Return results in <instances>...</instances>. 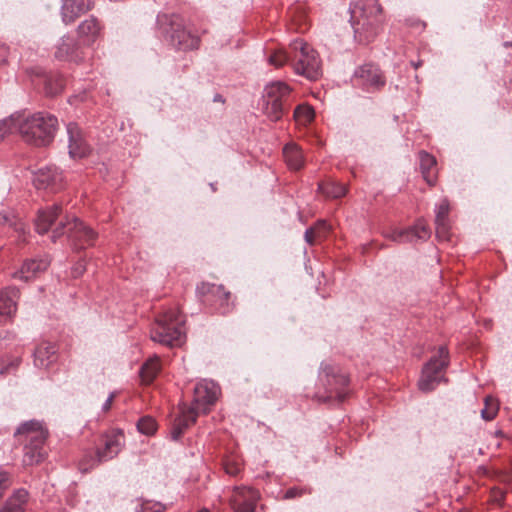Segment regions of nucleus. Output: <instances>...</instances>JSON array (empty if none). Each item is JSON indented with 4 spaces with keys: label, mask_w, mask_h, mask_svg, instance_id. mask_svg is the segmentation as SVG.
<instances>
[{
    "label": "nucleus",
    "mask_w": 512,
    "mask_h": 512,
    "mask_svg": "<svg viewBox=\"0 0 512 512\" xmlns=\"http://www.w3.org/2000/svg\"><path fill=\"white\" fill-rule=\"evenodd\" d=\"M220 393L219 386L208 380H202L195 385L194 399L192 406L188 409H181V414L175 419L171 436L174 440H178L185 429L195 423L197 416L200 413L209 412Z\"/></svg>",
    "instance_id": "nucleus-1"
},
{
    "label": "nucleus",
    "mask_w": 512,
    "mask_h": 512,
    "mask_svg": "<svg viewBox=\"0 0 512 512\" xmlns=\"http://www.w3.org/2000/svg\"><path fill=\"white\" fill-rule=\"evenodd\" d=\"M381 13L377 0H358L350 5V22L358 42L366 44L377 36L383 22Z\"/></svg>",
    "instance_id": "nucleus-2"
},
{
    "label": "nucleus",
    "mask_w": 512,
    "mask_h": 512,
    "mask_svg": "<svg viewBox=\"0 0 512 512\" xmlns=\"http://www.w3.org/2000/svg\"><path fill=\"white\" fill-rule=\"evenodd\" d=\"M14 116L17 117V120H15L17 133L26 142L36 146H45L53 140L58 126V120L55 116L44 113H36L30 116L17 113Z\"/></svg>",
    "instance_id": "nucleus-3"
},
{
    "label": "nucleus",
    "mask_w": 512,
    "mask_h": 512,
    "mask_svg": "<svg viewBox=\"0 0 512 512\" xmlns=\"http://www.w3.org/2000/svg\"><path fill=\"white\" fill-rule=\"evenodd\" d=\"M184 319L177 309H169L156 318L151 328V340L162 345L180 346L185 339Z\"/></svg>",
    "instance_id": "nucleus-4"
},
{
    "label": "nucleus",
    "mask_w": 512,
    "mask_h": 512,
    "mask_svg": "<svg viewBox=\"0 0 512 512\" xmlns=\"http://www.w3.org/2000/svg\"><path fill=\"white\" fill-rule=\"evenodd\" d=\"M293 52L294 71L309 80H317L321 74V63L317 52L302 39L290 43Z\"/></svg>",
    "instance_id": "nucleus-5"
},
{
    "label": "nucleus",
    "mask_w": 512,
    "mask_h": 512,
    "mask_svg": "<svg viewBox=\"0 0 512 512\" xmlns=\"http://www.w3.org/2000/svg\"><path fill=\"white\" fill-rule=\"evenodd\" d=\"M65 233L75 249L92 246L97 239V233L75 217H66V221L61 222V225L52 233V241L55 242Z\"/></svg>",
    "instance_id": "nucleus-6"
},
{
    "label": "nucleus",
    "mask_w": 512,
    "mask_h": 512,
    "mask_svg": "<svg viewBox=\"0 0 512 512\" xmlns=\"http://www.w3.org/2000/svg\"><path fill=\"white\" fill-rule=\"evenodd\" d=\"M449 364L447 347L441 346L438 354L433 356L423 367L418 387L422 392L434 390L441 382L446 381L445 370Z\"/></svg>",
    "instance_id": "nucleus-7"
},
{
    "label": "nucleus",
    "mask_w": 512,
    "mask_h": 512,
    "mask_svg": "<svg viewBox=\"0 0 512 512\" xmlns=\"http://www.w3.org/2000/svg\"><path fill=\"white\" fill-rule=\"evenodd\" d=\"M290 88L281 81L271 82L264 88L260 102L262 112L271 120L278 121L284 113V105Z\"/></svg>",
    "instance_id": "nucleus-8"
},
{
    "label": "nucleus",
    "mask_w": 512,
    "mask_h": 512,
    "mask_svg": "<svg viewBox=\"0 0 512 512\" xmlns=\"http://www.w3.org/2000/svg\"><path fill=\"white\" fill-rule=\"evenodd\" d=\"M319 379L327 387L329 395L324 401L333 398V394L338 401H343L346 397L345 388L349 383V378L337 367L330 364H322L319 372Z\"/></svg>",
    "instance_id": "nucleus-9"
},
{
    "label": "nucleus",
    "mask_w": 512,
    "mask_h": 512,
    "mask_svg": "<svg viewBox=\"0 0 512 512\" xmlns=\"http://www.w3.org/2000/svg\"><path fill=\"white\" fill-rule=\"evenodd\" d=\"M171 44L182 50L195 49L198 47L199 39L188 31L183 20L178 15H172L170 19V30L167 31Z\"/></svg>",
    "instance_id": "nucleus-10"
},
{
    "label": "nucleus",
    "mask_w": 512,
    "mask_h": 512,
    "mask_svg": "<svg viewBox=\"0 0 512 512\" xmlns=\"http://www.w3.org/2000/svg\"><path fill=\"white\" fill-rule=\"evenodd\" d=\"M33 183L37 189L55 193L63 188L64 176L56 166H46L35 173Z\"/></svg>",
    "instance_id": "nucleus-11"
},
{
    "label": "nucleus",
    "mask_w": 512,
    "mask_h": 512,
    "mask_svg": "<svg viewBox=\"0 0 512 512\" xmlns=\"http://www.w3.org/2000/svg\"><path fill=\"white\" fill-rule=\"evenodd\" d=\"M197 293L204 297V302H216L220 306V312L226 314L230 312L233 305H230V292L225 291L223 285L211 283H201L197 286Z\"/></svg>",
    "instance_id": "nucleus-12"
},
{
    "label": "nucleus",
    "mask_w": 512,
    "mask_h": 512,
    "mask_svg": "<svg viewBox=\"0 0 512 512\" xmlns=\"http://www.w3.org/2000/svg\"><path fill=\"white\" fill-rule=\"evenodd\" d=\"M259 492L253 488H235L231 496V505L235 512H255Z\"/></svg>",
    "instance_id": "nucleus-13"
},
{
    "label": "nucleus",
    "mask_w": 512,
    "mask_h": 512,
    "mask_svg": "<svg viewBox=\"0 0 512 512\" xmlns=\"http://www.w3.org/2000/svg\"><path fill=\"white\" fill-rule=\"evenodd\" d=\"M69 155L72 158H82L89 153L82 131L76 123L67 125Z\"/></svg>",
    "instance_id": "nucleus-14"
},
{
    "label": "nucleus",
    "mask_w": 512,
    "mask_h": 512,
    "mask_svg": "<svg viewBox=\"0 0 512 512\" xmlns=\"http://www.w3.org/2000/svg\"><path fill=\"white\" fill-rule=\"evenodd\" d=\"M16 434L25 436L28 445L43 447L48 433L40 422L31 420L23 423Z\"/></svg>",
    "instance_id": "nucleus-15"
},
{
    "label": "nucleus",
    "mask_w": 512,
    "mask_h": 512,
    "mask_svg": "<svg viewBox=\"0 0 512 512\" xmlns=\"http://www.w3.org/2000/svg\"><path fill=\"white\" fill-rule=\"evenodd\" d=\"M18 299L19 290L15 287L0 291V320L11 319L15 315Z\"/></svg>",
    "instance_id": "nucleus-16"
},
{
    "label": "nucleus",
    "mask_w": 512,
    "mask_h": 512,
    "mask_svg": "<svg viewBox=\"0 0 512 512\" xmlns=\"http://www.w3.org/2000/svg\"><path fill=\"white\" fill-rule=\"evenodd\" d=\"M123 440L124 436L121 432L107 436L104 448L97 450V462H105L117 456L123 447Z\"/></svg>",
    "instance_id": "nucleus-17"
},
{
    "label": "nucleus",
    "mask_w": 512,
    "mask_h": 512,
    "mask_svg": "<svg viewBox=\"0 0 512 512\" xmlns=\"http://www.w3.org/2000/svg\"><path fill=\"white\" fill-rule=\"evenodd\" d=\"M55 58L62 61L78 62L81 60L80 48L70 36H64L56 46Z\"/></svg>",
    "instance_id": "nucleus-18"
},
{
    "label": "nucleus",
    "mask_w": 512,
    "mask_h": 512,
    "mask_svg": "<svg viewBox=\"0 0 512 512\" xmlns=\"http://www.w3.org/2000/svg\"><path fill=\"white\" fill-rule=\"evenodd\" d=\"M435 213L436 236L442 241H447L450 237L448 222L449 202L447 199H443L436 206Z\"/></svg>",
    "instance_id": "nucleus-19"
},
{
    "label": "nucleus",
    "mask_w": 512,
    "mask_h": 512,
    "mask_svg": "<svg viewBox=\"0 0 512 512\" xmlns=\"http://www.w3.org/2000/svg\"><path fill=\"white\" fill-rule=\"evenodd\" d=\"M92 7L90 0H63L62 19L68 24Z\"/></svg>",
    "instance_id": "nucleus-20"
},
{
    "label": "nucleus",
    "mask_w": 512,
    "mask_h": 512,
    "mask_svg": "<svg viewBox=\"0 0 512 512\" xmlns=\"http://www.w3.org/2000/svg\"><path fill=\"white\" fill-rule=\"evenodd\" d=\"M356 79L366 86L379 87L384 84L381 73L377 66L373 64H365L360 66L354 73Z\"/></svg>",
    "instance_id": "nucleus-21"
},
{
    "label": "nucleus",
    "mask_w": 512,
    "mask_h": 512,
    "mask_svg": "<svg viewBox=\"0 0 512 512\" xmlns=\"http://www.w3.org/2000/svg\"><path fill=\"white\" fill-rule=\"evenodd\" d=\"M49 264L50 261L47 258L28 260L24 262L21 269L15 272L13 276L20 280L28 281L38 273L46 270Z\"/></svg>",
    "instance_id": "nucleus-22"
},
{
    "label": "nucleus",
    "mask_w": 512,
    "mask_h": 512,
    "mask_svg": "<svg viewBox=\"0 0 512 512\" xmlns=\"http://www.w3.org/2000/svg\"><path fill=\"white\" fill-rule=\"evenodd\" d=\"M56 361V347L54 344L42 342L34 352V364L39 368H48Z\"/></svg>",
    "instance_id": "nucleus-23"
},
{
    "label": "nucleus",
    "mask_w": 512,
    "mask_h": 512,
    "mask_svg": "<svg viewBox=\"0 0 512 512\" xmlns=\"http://www.w3.org/2000/svg\"><path fill=\"white\" fill-rule=\"evenodd\" d=\"M60 211L61 206L58 204H54L51 207L40 210L35 221V227L37 232L39 234L46 233L52 225V223L57 218V216L59 215Z\"/></svg>",
    "instance_id": "nucleus-24"
},
{
    "label": "nucleus",
    "mask_w": 512,
    "mask_h": 512,
    "mask_svg": "<svg viewBox=\"0 0 512 512\" xmlns=\"http://www.w3.org/2000/svg\"><path fill=\"white\" fill-rule=\"evenodd\" d=\"M100 26L93 17L86 19L78 26V36L83 45H91L99 36Z\"/></svg>",
    "instance_id": "nucleus-25"
},
{
    "label": "nucleus",
    "mask_w": 512,
    "mask_h": 512,
    "mask_svg": "<svg viewBox=\"0 0 512 512\" xmlns=\"http://www.w3.org/2000/svg\"><path fill=\"white\" fill-rule=\"evenodd\" d=\"M420 169L424 180L430 185H434L437 179V163L434 156L425 151L419 153Z\"/></svg>",
    "instance_id": "nucleus-26"
},
{
    "label": "nucleus",
    "mask_w": 512,
    "mask_h": 512,
    "mask_svg": "<svg viewBox=\"0 0 512 512\" xmlns=\"http://www.w3.org/2000/svg\"><path fill=\"white\" fill-rule=\"evenodd\" d=\"M27 500L28 492L25 489H18L7 499L0 512H25Z\"/></svg>",
    "instance_id": "nucleus-27"
},
{
    "label": "nucleus",
    "mask_w": 512,
    "mask_h": 512,
    "mask_svg": "<svg viewBox=\"0 0 512 512\" xmlns=\"http://www.w3.org/2000/svg\"><path fill=\"white\" fill-rule=\"evenodd\" d=\"M285 161L290 169L298 170L304 164L303 153L296 144H288L283 149Z\"/></svg>",
    "instance_id": "nucleus-28"
},
{
    "label": "nucleus",
    "mask_w": 512,
    "mask_h": 512,
    "mask_svg": "<svg viewBox=\"0 0 512 512\" xmlns=\"http://www.w3.org/2000/svg\"><path fill=\"white\" fill-rule=\"evenodd\" d=\"M318 190L327 198H340L347 193L345 185L331 179L319 183Z\"/></svg>",
    "instance_id": "nucleus-29"
},
{
    "label": "nucleus",
    "mask_w": 512,
    "mask_h": 512,
    "mask_svg": "<svg viewBox=\"0 0 512 512\" xmlns=\"http://www.w3.org/2000/svg\"><path fill=\"white\" fill-rule=\"evenodd\" d=\"M45 457L46 451L43 447L25 444L22 460L24 465L31 466L38 464L43 461Z\"/></svg>",
    "instance_id": "nucleus-30"
},
{
    "label": "nucleus",
    "mask_w": 512,
    "mask_h": 512,
    "mask_svg": "<svg viewBox=\"0 0 512 512\" xmlns=\"http://www.w3.org/2000/svg\"><path fill=\"white\" fill-rule=\"evenodd\" d=\"M4 225L13 226L15 232L18 234V237L22 241H25L24 235L26 233V228H25L24 223H22L20 220L16 219V217L8 211L0 212V226H4Z\"/></svg>",
    "instance_id": "nucleus-31"
},
{
    "label": "nucleus",
    "mask_w": 512,
    "mask_h": 512,
    "mask_svg": "<svg viewBox=\"0 0 512 512\" xmlns=\"http://www.w3.org/2000/svg\"><path fill=\"white\" fill-rule=\"evenodd\" d=\"M160 370L158 358H151L146 361L140 370V377L143 382L150 383L154 380Z\"/></svg>",
    "instance_id": "nucleus-32"
},
{
    "label": "nucleus",
    "mask_w": 512,
    "mask_h": 512,
    "mask_svg": "<svg viewBox=\"0 0 512 512\" xmlns=\"http://www.w3.org/2000/svg\"><path fill=\"white\" fill-rule=\"evenodd\" d=\"M289 50L287 51L283 48L274 50L268 57L269 64L279 68L290 61L293 62V52L290 48Z\"/></svg>",
    "instance_id": "nucleus-33"
},
{
    "label": "nucleus",
    "mask_w": 512,
    "mask_h": 512,
    "mask_svg": "<svg viewBox=\"0 0 512 512\" xmlns=\"http://www.w3.org/2000/svg\"><path fill=\"white\" fill-rule=\"evenodd\" d=\"M314 109L306 104L296 107L294 111V119L299 125H307L314 119Z\"/></svg>",
    "instance_id": "nucleus-34"
},
{
    "label": "nucleus",
    "mask_w": 512,
    "mask_h": 512,
    "mask_svg": "<svg viewBox=\"0 0 512 512\" xmlns=\"http://www.w3.org/2000/svg\"><path fill=\"white\" fill-rule=\"evenodd\" d=\"M499 411V403L492 396H486L484 399V408L481 410V417L485 421L493 420Z\"/></svg>",
    "instance_id": "nucleus-35"
},
{
    "label": "nucleus",
    "mask_w": 512,
    "mask_h": 512,
    "mask_svg": "<svg viewBox=\"0 0 512 512\" xmlns=\"http://www.w3.org/2000/svg\"><path fill=\"white\" fill-rule=\"evenodd\" d=\"M408 229L412 231L413 241L426 240L430 236V231L424 220H418L414 226Z\"/></svg>",
    "instance_id": "nucleus-36"
},
{
    "label": "nucleus",
    "mask_w": 512,
    "mask_h": 512,
    "mask_svg": "<svg viewBox=\"0 0 512 512\" xmlns=\"http://www.w3.org/2000/svg\"><path fill=\"white\" fill-rule=\"evenodd\" d=\"M412 231L408 228L406 229H395L386 235V237L394 242L404 243V242H413V236H411Z\"/></svg>",
    "instance_id": "nucleus-37"
},
{
    "label": "nucleus",
    "mask_w": 512,
    "mask_h": 512,
    "mask_svg": "<svg viewBox=\"0 0 512 512\" xmlns=\"http://www.w3.org/2000/svg\"><path fill=\"white\" fill-rule=\"evenodd\" d=\"M137 429L140 433L144 435H152L156 429L157 425L155 420L152 417L146 416L142 417L137 423Z\"/></svg>",
    "instance_id": "nucleus-38"
},
{
    "label": "nucleus",
    "mask_w": 512,
    "mask_h": 512,
    "mask_svg": "<svg viewBox=\"0 0 512 512\" xmlns=\"http://www.w3.org/2000/svg\"><path fill=\"white\" fill-rule=\"evenodd\" d=\"M15 120H17V117L13 114L9 118L0 121V141L8 134L17 133Z\"/></svg>",
    "instance_id": "nucleus-39"
},
{
    "label": "nucleus",
    "mask_w": 512,
    "mask_h": 512,
    "mask_svg": "<svg viewBox=\"0 0 512 512\" xmlns=\"http://www.w3.org/2000/svg\"><path fill=\"white\" fill-rule=\"evenodd\" d=\"M137 512H161L164 510V505L160 502L153 501H143L141 502L137 508Z\"/></svg>",
    "instance_id": "nucleus-40"
},
{
    "label": "nucleus",
    "mask_w": 512,
    "mask_h": 512,
    "mask_svg": "<svg viewBox=\"0 0 512 512\" xmlns=\"http://www.w3.org/2000/svg\"><path fill=\"white\" fill-rule=\"evenodd\" d=\"M326 228L325 222L319 223L317 227H310L305 231V240L308 244L312 245L315 238L318 236V229Z\"/></svg>",
    "instance_id": "nucleus-41"
},
{
    "label": "nucleus",
    "mask_w": 512,
    "mask_h": 512,
    "mask_svg": "<svg viewBox=\"0 0 512 512\" xmlns=\"http://www.w3.org/2000/svg\"><path fill=\"white\" fill-rule=\"evenodd\" d=\"M9 486V474L4 471H0V497Z\"/></svg>",
    "instance_id": "nucleus-42"
},
{
    "label": "nucleus",
    "mask_w": 512,
    "mask_h": 512,
    "mask_svg": "<svg viewBox=\"0 0 512 512\" xmlns=\"http://www.w3.org/2000/svg\"><path fill=\"white\" fill-rule=\"evenodd\" d=\"M240 466L236 463L228 462L225 465V471L231 476H236L240 472Z\"/></svg>",
    "instance_id": "nucleus-43"
},
{
    "label": "nucleus",
    "mask_w": 512,
    "mask_h": 512,
    "mask_svg": "<svg viewBox=\"0 0 512 512\" xmlns=\"http://www.w3.org/2000/svg\"><path fill=\"white\" fill-rule=\"evenodd\" d=\"M304 490L298 489V488H290L285 492L284 498L285 499H293L296 497H299L303 494Z\"/></svg>",
    "instance_id": "nucleus-44"
},
{
    "label": "nucleus",
    "mask_w": 512,
    "mask_h": 512,
    "mask_svg": "<svg viewBox=\"0 0 512 512\" xmlns=\"http://www.w3.org/2000/svg\"><path fill=\"white\" fill-rule=\"evenodd\" d=\"M85 271V264L83 262L77 263L71 270V274L74 278H78Z\"/></svg>",
    "instance_id": "nucleus-45"
},
{
    "label": "nucleus",
    "mask_w": 512,
    "mask_h": 512,
    "mask_svg": "<svg viewBox=\"0 0 512 512\" xmlns=\"http://www.w3.org/2000/svg\"><path fill=\"white\" fill-rule=\"evenodd\" d=\"M8 49L4 45H0V64L6 61Z\"/></svg>",
    "instance_id": "nucleus-46"
},
{
    "label": "nucleus",
    "mask_w": 512,
    "mask_h": 512,
    "mask_svg": "<svg viewBox=\"0 0 512 512\" xmlns=\"http://www.w3.org/2000/svg\"><path fill=\"white\" fill-rule=\"evenodd\" d=\"M113 399L114 393H111L102 406L103 411H108L111 408Z\"/></svg>",
    "instance_id": "nucleus-47"
},
{
    "label": "nucleus",
    "mask_w": 512,
    "mask_h": 512,
    "mask_svg": "<svg viewBox=\"0 0 512 512\" xmlns=\"http://www.w3.org/2000/svg\"><path fill=\"white\" fill-rule=\"evenodd\" d=\"M62 90V84H59L55 89L48 90V93L50 94H56Z\"/></svg>",
    "instance_id": "nucleus-48"
},
{
    "label": "nucleus",
    "mask_w": 512,
    "mask_h": 512,
    "mask_svg": "<svg viewBox=\"0 0 512 512\" xmlns=\"http://www.w3.org/2000/svg\"><path fill=\"white\" fill-rule=\"evenodd\" d=\"M413 65H414L415 68H418L420 63H413Z\"/></svg>",
    "instance_id": "nucleus-49"
},
{
    "label": "nucleus",
    "mask_w": 512,
    "mask_h": 512,
    "mask_svg": "<svg viewBox=\"0 0 512 512\" xmlns=\"http://www.w3.org/2000/svg\"><path fill=\"white\" fill-rule=\"evenodd\" d=\"M199 512H209L207 509H202Z\"/></svg>",
    "instance_id": "nucleus-50"
}]
</instances>
